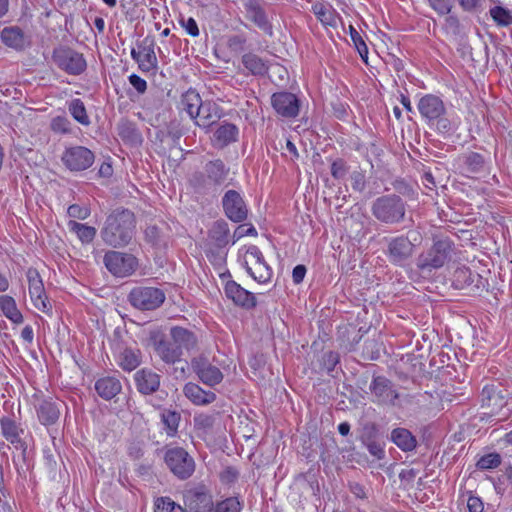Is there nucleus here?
<instances>
[{"instance_id":"obj_62","label":"nucleus","mask_w":512,"mask_h":512,"mask_svg":"<svg viewBox=\"0 0 512 512\" xmlns=\"http://www.w3.org/2000/svg\"><path fill=\"white\" fill-rule=\"evenodd\" d=\"M246 43V38L242 35H233L228 39V47L235 52H240L244 50V46Z\"/></svg>"},{"instance_id":"obj_41","label":"nucleus","mask_w":512,"mask_h":512,"mask_svg":"<svg viewBox=\"0 0 512 512\" xmlns=\"http://www.w3.org/2000/svg\"><path fill=\"white\" fill-rule=\"evenodd\" d=\"M70 114L73 118L84 126L90 124L89 116L87 115L85 105L81 99H73L68 106Z\"/></svg>"},{"instance_id":"obj_18","label":"nucleus","mask_w":512,"mask_h":512,"mask_svg":"<svg viewBox=\"0 0 512 512\" xmlns=\"http://www.w3.org/2000/svg\"><path fill=\"white\" fill-rule=\"evenodd\" d=\"M134 379L137 390L143 395H151L160 387V375L148 368L138 370Z\"/></svg>"},{"instance_id":"obj_11","label":"nucleus","mask_w":512,"mask_h":512,"mask_svg":"<svg viewBox=\"0 0 512 512\" xmlns=\"http://www.w3.org/2000/svg\"><path fill=\"white\" fill-rule=\"evenodd\" d=\"M26 276L30 298L34 307L41 312L49 313L52 305L45 294L44 284L39 272L34 268H29Z\"/></svg>"},{"instance_id":"obj_63","label":"nucleus","mask_w":512,"mask_h":512,"mask_svg":"<svg viewBox=\"0 0 512 512\" xmlns=\"http://www.w3.org/2000/svg\"><path fill=\"white\" fill-rule=\"evenodd\" d=\"M239 477V472L234 467H226L220 474L221 481L226 484L234 483Z\"/></svg>"},{"instance_id":"obj_34","label":"nucleus","mask_w":512,"mask_h":512,"mask_svg":"<svg viewBox=\"0 0 512 512\" xmlns=\"http://www.w3.org/2000/svg\"><path fill=\"white\" fill-rule=\"evenodd\" d=\"M139 48H141V57L138 63L139 69L142 72H154L157 69L158 61L153 44L143 42L139 45Z\"/></svg>"},{"instance_id":"obj_46","label":"nucleus","mask_w":512,"mask_h":512,"mask_svg":"<svg viewBox=\"0 0 512 512\" xmlns=\"http://www.w3.org/2000/svg\"><path fill=\"white\" fill-rule=\"evenodd\" d=\"M489 13L492 19L500 26H508L512 24V15L510 11L501 6L492 7Z\"/></svg>"},{"instance_id":"obj_51","label":"nucleus","mask_w":512,"mask_h":512,"mask_svg":"<svg viewBox=\"0 0 512 512\" xmlns=\"http://www.w3.org/2000/svg\"><path fill=\"white\" fill-rule=\"evenodd\" d=\"M431 124L434 125L436 130L442 135H450L456 129L455 124L445 115H441L439 118L435 119L434 123Z\"/></svg>"},{"instance_id":"obj_13","label":"nucleus","mask_w":512,"mask_h":512,"mask_svg":"<svg viewBox=\"0 0 512 512\" xmlns=\"http://www.w3.org/2000/svg\"><path fill=\"white\" fill-rule=\"evenodd\" d=\"M222 206L231 221L239 223L247 219L248 208L238 191L228 190L222 198Z\"/></svg>"},{"instance_id":"obj_1","label":"nucleus","mask_w":512,"mask_h":512,"mask_svg":"<svg viewBox=\"0 0 512 512\" xmlns=\"http://www.w3.org/2000/svg\"><path fill=\"white\" fill-rule=\"evenodd\" d=\"M135 231V217L128 209L117 208L106 218L100 235L102 240L114 248L130 243Z\"/></svg>"},{"instance_id":"obj_61","label":"nucleus","mask_w":512,"mask_h":512,"mask_svg":"<svg viewBox=\"0 0 512 512\" xmlns=\"http://www.w3.org/2000/svg\"><path fill=\"white\" fill-rule=\"evenodd\" d=\"M179 23L181 24V26L186 30V32L192 36V37H196L199 35V28H198V25L196 23V21L192 18V17H189V18H184V17H181L179 19Z\"/></svg>"},{"instance_id":"obj_35","label":"nucleus","mask_w":512,"mask_h":512,"mask_svg":"<svg viewBox=\"0 0 512 512\" xmlns=\"http://www.w3.org/2000/svg\"><path fill=\"white\" fill-rule=\"evenodd\" d=\"M202 99L200 95L194 90H188L182 95L181 107L182 110L187 112L191 119L199 116V109L201 107Z\"/></svg>"},{"instance_id":"obj_2","label":"nucleus","mask_w":512,"mask_h":512,"mask_svg":"<svg viewBox=\"0 0 512 512\" xmlns=\"http://www.w3.org/2000/svg\"><path fill=\"white\" fill-rule=\"evenodd\" d=\"M371 213L383 224L396 225L405 219L406 202L396 194L383 195L373 201Z\"/></svg>"},{"instance_id":"obj_16","label":"nucleus","mask_w":512,"mask_h":512,"mask_svg":"<svg viewBox=\"0 0 512 512\" xmlns=\"http://www.w3.org/2000/svg\"><path fill=\"white\" fill-rule=\"evenodd\" d=\"M418 110L428 123H434L435 119L446 114L442 99L432 94L425 95L419 100Z\"/></svg>"},{"instance_id":"obj_42","label":"nucleus","mask_w":512,"mask_h":512,"mask_svg":"<svg viewBox=\"0 0 512 512\" xmlns=\"http://www.w3.org/2000/svg\"><path fill=\"white\" fill-rule=\"evenodd\" d=\"M189 183L195 192L200 194H205L211 190L213 187L211 181L208 179L205 171L204 172H195L189 179Z\"/></svg>"},{"instance_id":"obj_39","label":"nucleus","mask_w":512,"mask_h":512,"mask_svg":"<svg viewBox=\"0 0 512 512\" xmlns=\"http://www.w3.org/2000/svg\"><path fill=\"white\" fill-rule=\"evenodd\" d=\"M68 228L74 232L82 243H90L96 236V229L92 226L70 220L68 222Z\"/></svg>"},{"instance_id":"obj_24","label":"nucleus","mask_w":512,"mask_h":512,"mask_svg":"<svg viewBox=\"0 0 512 512\" xmlns=\"http://www.w3.org/2000/svg\"><path fill=\"white\" fill-rule=\"evenodd\" d=\"M2 42L17 51L24 50L27 45V37L19 26H9L2 29L0 33Z\"/></svg>"},{"instance_id":"obj_10","label":"nucleus","mask_w":512,"mask_h":512,"mask_svg":"<svg viewBox=\"0 0 512 512\" xmlns=\"http://www.w3.org/2000/svg\"><path fill=\"white\" fill-rule=\"evenodd\" d=\"M94 159V153L84 146L69 147L61 156V160L65 167L73 172L88 169L94 163Z\"/></svg>"},{"instance_id":"obj_17","label":"nucleus","mask_w":512,"mask_h":512,"mask_svg":"<svg viewBox=\"0 0 512 512\" xmlns=\"http://www.w3.org/2000/svg\"><path fill=\"white\" fill-rule=\"evenodd\" d=\"M224 291L226 296L238 306L246 309H251L256 306V298L254 294L241 287L235 281H228L225 285Z\"/></svg>"},{"instance_id":"obj_45","label":"nucleus","mask_w":512,"mask_h":512,"mask_svg":"<svg viewBox=\"0 0 512 512\" xmlns=\"http://www.w3.org/2000/svg\"><path fill=\"white\" fill-rule=\"evenodd\" d=\"M242 503L238 497H228L213 505L212 512H241Z\"/></svg>"},{"instance_id":"obj_15","label":"nucleus","mask_w":512,"mask_h":512,"mask_svg":"<svg viewBox=\"0 0 512 512\" xmlns=\"http://www.w3.org/2000/svg\"><path fill=\"white\" fill-rule=\"evenodd\" d=\"M184 503L192 512H212L213 498L205 486L188 490L184 495Z\"/></svg>"},{"instance_id":"obj_40","label":"nucleus","mask_w":512,"mask_h":512,"mask_svg":"<svg viewBox=\"0 0 512 512\" xmlns=\"http://www.w3.org/2000/svg\"><path fill=\"white\" fill-rule=\"evenodd\" d=\"M181 416L176 411L164 410L161 414V420L168 436H175L178 430Z\"/></svg>"},{"instance_id":"obj_31","label":"nucleus","mask_w":512,"mask_h":512,"mask_svg":"<svg viewBox=\"0 0 512 512\" xmlns=\"http://www.w3.org/2000/svg\"><path fill=\"white\" fill-rule=\"evenodd\" d=\"M391 441L404 452L413 451L417 446L416 437L406 428L393 429Z\"/></svg>"},{"instance_id":"obj_54","label":"nucleus","mask_w":512,"mask_h":512,"mask_svg":"<svg viewBox=\"0 0 512 512\" xmlns=\"http://www.w3.org/2000/svg\"><path fill=\"white\" fill-rule=\"evenodd\" d=\"M369 453L377 460H383L385 458L384 445L377 439L363 443Z\"/></svg>"},{"instance_id":"obj_60","label":"nucleus","mask_w":512,"mask_h":512,"mask_svg":"<svg viewBox=\"0 0 512 512\" xmlns=\"http://www.w3.org/2000/svg\"><path fill=\"white\" fill-rule=\"evenodd\" d=\"M431 7L441 15L451 11L453 0H428Z\"/></svg>"},{"instance_id":"obj_48","label":"nucleus","mask_w":512,"mask_h":512,"mask_svg":"<svg viewBox=\"0 0 512 512\" xmlns=\"http://www.w3.org/2000/svg\"><path fill=\"white\" fill-rule=\"evenodd\" d=\"M501 464V456L498 453H489L479 458L476 467L479 470H490L497 468Z\"/></svg>"},{"instance_id":"obj_36","label":"nucleus","mask_w":512,"mask_h":512,"mask_svg":"<svg viewBox=\"0 0 512 512\" xmlns=\"http://www.w3.org/2000/svg\"><path fill=\"white\" fill-rule=\"evenodd\" d=\"M238 128L232 123H224L220 125L214 132V140L220 146H227L228 144L237 141Z\"/></svg>"},{"instance_id":"obj_4","label":"nucleus","mask_w":512,"mask_h":512,"mask_svg":"<svg viewBox=\"0 0 512 512\" xmlns=\"http://www.w3.org/2000/svg\"><path fill=\"white\" fill-rule=\"evenodd\" d=\"M165 298L162 289L152 286H137L128 294L129 303L140 311L158 309L164 303Z\"/></svg>"},{"instance_id":"obj_55","label":"nucleus","mask_w":512,"mask_h":512,"mask_svg":"<svg viewBox=\"0 0 512 512\" xmlns=\"http://www.w3.org/2000/svg\"><path fill=\"white\" fill-rule=\"evenodd\" d=\"M349 167L343 159H336L331 165V175L335 179H343L348 173Z\"/></svg>"},{"instance_id":"obj_29","label":"nucleus","mask_w":512,"mask_h":512,"mask_svg":"<svg viewBox=\"0 0 512 512\" xmlns=\"http://www.w3.org/2000/svg\"><path fill=\"white\" fill-rule=\"evenodd\" d=\"M122 386L120 381L112 376L100 378L95 383V390L98 395L105 399L110 400L121 392Z\"/></svg>"},{"instance_id":"obj_23","label":"nucleus","mask_w":512,"mask_h":512,"mask_svg":"<svg viewBox=\"0 0 512 512\" xmlns=\"http://www.w3.org/2000/svg\"><path fill=\"white\" fill-rule=\"evenodd\" d=\"M482 408L487 410V413L494 415L498 414L500 410L506 405L505 397L501 391H497L494 386H485L481 392Z\"/></svg>"},{"instance_id":"obj_37","label":"nucleus","mask_w":512,"mask_h":512,"mask_svg":"<svg viewBox=\"0 0 512 512\" xmlns=\"http://www.w3.org/2000/svg\"><path fill=\"white\" fill-rule=\"evenodd\" d=\"M118 364L125 371H133L141 364L140 350L125 348L118 356Z\"/></svg>"},{"instance_id":"obj_30","label":"nucleus","mask_w":512,"mask_h":512,"mask_svg":"<svg viewBox=\"0 0 512 512\" xmlns=\"http://www.w3.org/2000/svg\"><path fill=\"white\" fill-rule=\"evenodd\" d=\"M204 171L214 187L224 183L228 176L229 168L222 160L216 159L207 162Z\"/></svg>"},{"instance_id":"obj_5","label":"nucleus","mask_w":512,"mask_h":512,"mask_svg":"<svg viewBox=\"0 0 512 512\" xmlns=\"http://www.w3.org/2000/svg\"><path fill=\"white\" fill-rule=\"evenodd\" d=\"M164 462L173 475L180 480L190 478L195 471L194 459L181 447L167 448Z\"/></svg>"},{"instance_id":"obj_64","label":"nucleus","mask_w":512,"mask_h":512,"mask_svg":"<svg viewBox=\"0 0 512 512\" xmlns=\"http://www.w3.org/2000/svg\"><path fill=\"white\" fill-rule=\"evenodd\" d=\"M352 187L356 191H363L365 188V175L360 171H354L351 174Z\"/></svg>"},{"instance_id":"obj_28","label":"nucleus","mask_w":512,"mask_h":512,"mask_svg":"<svg viewBox=\"0 0 512 512\" xmlns=\"http://www.w3.org/2000/svg\"><path fill=\"white\" fill-rule=\"evenodd\" d=\"M370 389L372 393L381 401V402H394L395 399L398 398V394L392 389L391 382L383 377L377 376L374 377Z\"/></svg>"},{"instance_id":"obj_50","label":"nucleus","mask_w":512,"mask_h":512,"mask_svg":"<svg viewBox=\"0 0 512 512\" xmlns=\"http://www.w3.org/2000/svg\"><path fill=\"white\" fill-rule=\"evenodd\" d=\"M377 436H378L377 425L373 422H367L361 428L359 439H360L361 443L363 444V443H366L369 441L376 440Z\"/></svg>"},{"instance_id":"obj_47","label":"nucleus","mask_w":512,"mask_h":512,"mask_svg":"<svg viewBox=\"0 0 512 512\" xmlns=\"http://www.w3.org/2000/svg\"><path fill=\"white\" fill-rule=\"evenodd\" d=\"M464 163L467 170L472 173H477L483 170L485 161L481 154L470 152L465 156Z\"/></svg>"},{"instance_id":"obj_8","label":"nucleus","mask_w":512,"mask_h":512,"mask_svg":"<svg viewBox=\"0 0 512 512\" xmlns=\"http://www.w3.org/2000/svg\"><path fill=\"white\" fill-rule=\"evenodd\" d=\"M103 261L108 271L116 277L130 276L138 266L135 256L119 251H108Z\"/></svg>"},{"instance_id":"obj_6","label":"nucleus","mask_w":512,"mask_h":512,"mask_svg":"<svg viewBox=\"0 0 512 512\" xmlns=\"http://www.w3.org/2000/svg\"><path fill=\"white\" fill-rule=\"evenodd\" d=\"M452 249L453 244L447 238L435 241L426 253L419 255L417 267L428 271L441 268L450 259Z\"/></svg>"},{"instance_id":"obj_9","label":"nucleus","mask_w":512,"mask_h":512,"mask_svg":"<svg viewBox=\"0 0 512 512\" xmlns=\"http://www.w3.org/2000/svg\"><path fill=\"white\" fill-rule=\"evenodd\" d=\"M150 341L155 354L166 364L172 365L181 361L182 353L173 340L160 331L150 334Z\"/></svg>"},{"instance_id":"obj_49","label":"nucleus","mask_w":512,"mask_h":512,"mask_svg":"<svg viewBox=\"0 0 512 512\" xmlns=\"http://www.w3.org/2000/svg\"><path fill=\"white\" fill-rule=\"evenodd\" d=\"M349 29H350L351 39H352L358 53L360 54L361 58L366 62L367 57H368V48H367L366 43L364 42V40L361 37V35L359 34V32L353 26L350 25Z\"/></svg>"},{"instance_id":"obj_38","label":"nucleus","mask_w":512,"mask_h":512,"mask_svg":"<svg viewBox=\"0 0 512 512\" xmlns=\"http://www.w3.org/2000/svg\"><path fill=\"white\" fill-rule=\"evenodd\" d=\"M0 308L3 314L13 323H21L23 316L16 306L15 300L7 295L0 296Z\"/></svg>"},{"instance_id":"obj_26","label":"nucleus","mask_w":512,"mask_h":512,"mask_svg":"<svg viewBox=\"0 0 512 512\" xmlns=\"http://www.w3.org/2000/svg\"><path fill=\"white\" fill-rule=\"evenodd\" d=\"M241 62L250 75L264 77L268 73V60L263 59L253 52L245 53L241 58Z\"/></svg>"},{"instance_id":"obj_32","label":"nucleus","mask_w":512,"mask_h":512,"mask_svg":"<svg viewBox=\"0 0 512 512\" xmlns=\"http://www.w3.org/2000/svg\"><path fill=\"white\" fill-rule=\"evenodd\" d=\"M37 414L40 422L44 425L54 424L60 415V409L57 402L43 400L37 407Z\"/></svg>"},{"instance_id":"obj_7","label":"nucleus","mask_w":512,"mask_h":512,"mask_svg":"<svg viewBox=\"0 0 512 512\" xmlns=\"http://www.w3.org/2000/svg\"><path fill=\"white\" fill-rule=\"evenodd\" d=\"M52 59L59 69L70 75H80L87 67L83 54L66 46L55 48Z\"/></svg>"},{"instance_id":"obj_56","label":"nucleus","mask_w":512,"mask_h":512,"mask_svg":"<svg viewBox=\"0 0 512 512\" xmlns=\"http://www.w3.org/2000/svg\"><path fill=\"white\" fill-rule=\"evenodd\" d=\"M339 354L334 351H329L323 354L322 356V366L327 372H331L334 370L336 365L339 363Z\"/></svg>"},{"instance_id":"obj_25","label":"nucleus","mask_w":512,"mask_h":512,"mask_svg":"<svg viewBox=\"0 0 512 512\" xmlns=\"http://www.w3.org/2000/svg\"><path fill=\"white\" fill-rule=\"evenodd\" d=\"M220 117L221 109L216 103L211 101H202L199 109V116H197L194 121L199 127L208 128L219 120Z\"/></svg>"},{"instance_id":"obj_21","label":"nucleus","mask_w":512,"mask_h":512,"mask_svg":"<svg viewBox=\"0 0 512 512\" xmlns=\"http://www.w3.org/2000/svg\"><path fill=\"white\" fill-rule=\"evenodd\" d=\"M230 240L232 241V236H230L228 223L223 219L215 221L208 230V245L224 248L229 244Z\"/></svg>"},{"instance_id":"obj_52","label":"nucleus","mask_w":512,"mask_h":512,"mask_svg":"<svg viewBox=\"0 0 512 512\" xmlns=\"http://www.w3.org/2000/svg\"><path fill=\"white\" fill-rule=\"evenodd\" d=\"M182 508L176 505L168 497H161L155 503V512H182Z\"/></svg>"},{"instance_id":"obj_3","label":"nucleus","mask_w":512,"mask_h":512,"mask_svg":"<svg viewBox=\"0 0 512 512\" xmlns=\"http://www.w3.org/2000/svg\"><path fill=\"white\" fill-rule=\"evenodd\" d=\"M420 240L421 235L418 231H409L406 236L391 238L386 251L389 261L395 265L405 263L414 254L416 242H420Z\"/></svg>"},{"instance_id":"obj_27","label":"nucleus","mask_w":512,"mask_h":512,"mask_svg":"<svg viewBox=\"0 0 512 512\" xmlns=\"http://www.w3.org/2000/svg\"><path fill=\"white\" fill-rule=\"evenodd\" d=\"M184 395L198 406L208 405L215 401L216 394L212 391H205L199 385L189 382L183 388Z\"/></svg>"},{"instance_id":"obj_14","label":"nucleus","mask_w":512,"mask_h":512,"mask_svg":"<svg viewBox=\"0 0 512 512\" xmlns=\"http://www.w3.org/2000/svg\"><path fill=\"white\" fill-rule=\"evenodd\" d=\"M271 104L276 113L284 118H295L299 114L300 100L293 93L276 92L271 96Z\"/></svg>"},{"instance_id":"obj_57","label":"nucleus","mask_w":512,"mask_h":512,"mask_svg":"<svg viewBox=\"0 0 512 512\" xmlns=\"http://www.w3.org/2000/svg\"><path fill=\"white\" fill-rule=\"evenodd\" d=\"M67 214L71 218L84 220L90 215V209L86 206L72 204L68 207Z\"/></svg>"},{"instance_id":"obj_58","label":"nucleus","mask_w":512,"mask_h":512,"mask_svg":"<svg viewBox=\"0 0 512 512\" xmlns=\"http://www.w3.org/2000/svg\"><path fill=\"white\" fill-rule=\"evenodd\" d=\"M70 121L66 117H55L51 122V129L54 132L69 133L71 131Z\"/></svg>"},{"instance_id":"obj_22","label":"nucleus","mask_w":512,"mask_h":512,"mask_svg":"<svg viewBox=\"0 0 512 512\" xmlns=\"http://www.w3.org/2000/svg\"><path fill=\"white\" fill-rule=\"evenodd\" d=\"M175 346L180 349L182 355L184 352H190L197 346V337L191 330L180 326H173L169 333Z\"/></svg>"},{"instance_id":"obj_59","label":"nucleus","mask_w":512,"mask_h":512,"mask_svg":"<svg viewBox=\"0 0 512 512\" xmlns=\"http://www.w3.org/2000/svg\"><path fill=\"white\" fill-rule=\"evenodd\" d=\"M257 231L254 228V226L250 225L249 227H246V225H239L233 235H232V244H235L239 239H241L244 236H256Z\"/></svg>"},{"instance_id":"obj_44","label":"nucleus","mask_w":512,"mask_h":512,"mask_svg":"<svg viewBox=\"0 0 512 512\" xmlns=\"http://www.w3.org/2000/svg\"><path fill=\"white\" fill-rule=\"evenodd\" d=\"M247 272L259 283H267L272 277V270L266 262H259L253 267L247 266Z\"/></svg>"},{"instance_id":"obj_43","label":"nucleus","mask_w":512,"mask_h":512,"mask_svg":"<svg viewBox=\"0 0 512 512\" xmlns=\"http://www.w3.org/2000/svg\"><path fill=\"white\" fill-rule=\"evenodd\" d=\"M312 11L317 17V19L324 25L334 26L335 25V15L334 11L330 6H326L321 3H317L313 5Z\"/></svg>"},{"instance_id":"obj_33","label":"nucleus","mask_w":512,"mask_h":512,"mask_svg":"<svg viewBox=\"0 0 512 512\" xmlns=\"http://www.w3.org/2000/svg\"><path fill=\"white\" fill-rule=\"evenodd\" d=\"M117 132L119 137L125 142L132 145H139L142 143L143 138L140 131L137 129L135 123L129 120H122L117 125Z\"/></svg>"},{"instance_id":"obj_53","label":"nucleus","mask_w":512,"mask_h":512,"mask_svg":"<svg viewBox=\"0 0 512 512\" xmlns=\"http://www.w3.org/2000/svg\"><path fill=\"white\" fill-rule=\"evenodd\" d=\"M443 28L447 34L452 36H458L461 33V24L459 19L454 15L445 17Z\"/></svg>"},{"instance_id":"obj_12","label":"nucleus","mask_w":512,"mask_h":512,"mask_svg":"<svg viewBox=\"0 0 512 512\" xmlns=\"http://www.w3.org/2000/svg\"><path fill=\"white\" fill-rule=\"evenodd\" d=\"M191 368L198 379L205 385L212 387L223 380V373L220 369L212 365L208 358L203 355L192 358Z\"/></svg>"},{"instance_id":"obj_20","label":"nucleus","mask_w":512,"mask_h":512,"mask_svg":"<svg viewBox=\"0 0 512 512\" xmlns=\"http://www.w3.org/2000/svg\"><path fill=\"white\" fill-rule=\"evenodd\" d=\"M246 18L253 22L265 34L272 36V24L267 18L264 9L256 2L249 1L245 4Z\"/></svg>"},{"instance_id":"obj_19","label":"nucleus","mask_w":512,"mask_h":512,"mask_svg":"<svg viewBox=\"0 0 512 512\" xmlns=\"http://www.w3.org/2000/svg\"><path fill=\"white\" fill-rule=\"evenodd\" d=\"M0 427L3 437L16 449L21 450L23 456H25L27 445L20 437L23 430L17 425V423L9 417H2L0 419Z\"/></svg>"}]
</instances>
